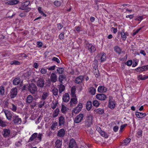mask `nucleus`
I'll list each match as a JSON object with an SVG mask.
<instances>
[{"mask_svg":"<svg viewBox=\"0 0 148 148\" xmlns=\"http://www.w3.org/2000/svg\"><path fill=\"white\" fill-rule=\"evenodd\" d=\"M42 134L41 133L38 134L35 133L32 134L29 139V141H32L35 140V141L38 143L41 141Z\"/></svg>","mask_w":148,"mask_h":148,"instance_id":"obj_1","label":"nucleus"},{"mask_svg":"<svg viewBox=\"0 0 148 148\" xmlns=\"http://www.w3.org/2000/svg\"><path fill=\"white\" fill-rule=\"evenodd\" d=\"M29 91L32 94H35L37 90V88L36 85L34 83L30 84L28 86Z\"/></svg>","mask_w":148,"mask_h":148,"instance_id":"obj_2","label":"nucleus"},{"mask_svg":"<svg viewBox=\"0 0 148 148\" xmlns=\"http://www.w3.org/2000/svg\"><path fill=\"white\" fill-rule=\"evenodd\" d=\"M3 112L4 113L6 118L9 120H11L12 118H13V112L8 110H3Z\"/></svg>","mask_w":148,"mask_h":148,"instance_id":"obj_3","label":"nucleus"},{"mask_svg":"<svg viewBox=\"0 0 148 148\" xmlns=\"http://www.w3.org/2000/svg\"><path fill=\"white\" fill-rule=\"evenodd\" d=\"M18 93V89L16 88H12L10 92V98L13 99L17 95Z\"/></svg>","mask_w":148,"mask_h":148,"instance_id":"obj_4","label":"nucleus"},{"mask_svg":"<svg viewBox=\"0 0 148 148\" xmlns=\"http://www.w3.org/2000/svg\"><path fill=\"white\" fill-rule=\"evenodd\" d=\"M45 84L44 79L42 77H40L38 78L36 82L37 86L40 88H43Z\"/></svg>","mask_w":148,"mask_h":148,"instance_id":"obj_5","label":"nucleus"},{"mask_svg":"<svg viewBox=\"0 0 148 148\" xmlns=\"http://www.w3.org/2000/svg\"><path fill=\"white\" fill-rule=\"evenodd\" d=\"M86 48L90 53L94 52L96 50V47L92 44L87 43L86 44Z\"/></svg>","mask_w":148,"mask_h":148,"instance_id":"obj_6","label":"nucleus"},{"mask_svg":"<svg viewBox=\"0 0 148 148\" xmlns=\"http://www.w3.org/2000/svg\"><path fill=\"white\" fill-rule=\"evenodd\" d=\"M83 114H79L75 118L74 120V122L76 123H78L80 122L83 120Z\"/></svg>","mask_w":148,"mask_h":148,"instance_id":"obj_7","label":"nucleus"},{"mask_svg":"<svg viewBox=\"0 0 148 148\" xmlns=\"http://www.w3.org/2000/svg\"><path fill=\"white\" fill-rule=\"evenodd\" d=\"M92 115H88L87 117V121L85 122V125L88 127H89L92 124Z\"/></svg>","mask_w":148,"mask_h":148,"instance_id":"obj_8","label":"nucleus"},{"mask_svg":"<svg viewBox=\"0 0 148 148\" xmlns=\"http://www.w3.org/2000/svg\"><path fill=\"white\" fill-rule=\"evenodd\" d=\"M13 121L15 124H20L21 123V119L19 118L18 116L14 115L13 116Z\"/></svg>","mask_w":148,"mask_h":148,"instance_id":"obj_9","label":"nucleus"},{"mask_svg":"<svg viewBox=\"0 0 148 148\" xmlns=\"http://www.w3.org/2000/svg\"><path fill=\"white\" fill-rule=\"evenodd\" d=\"M84 76L83 75H80L76 77L75 80V83L77 84H81L84 80Z\"/></svg>","mask_w":148,"mask_h":148,"instance_id":"obj_10","label":"nucleus"},{"mask_svg":"<svg viewBox=\"0 0 148 148\" xmlns=\"http://www.w3.org/2000/svg\"><path fill=\"white\" fill-rule=\"evenodd\" d=\"M82 108V103H79L77 106L74 109L73 112L75 114H77L81 110Z\"/></svg>","mask_w":148,"mask_h":148,"instance_id":"obj_11","label":"nucleus"},{"mask_svg":"<svg viewBox=\"0 0 148 148\" xmlns=\"http://www.w3.org/2000/svg\"><path fill=\"white\" fill-rule=\"evenodd\" d=\"M96 97L97 99L101 100L104 101L107 98L106 96L103 94H98L96 95Z\"/></svg>","mask_w":148,"mask_h":148,"instance_id":"obj_12","label":"nucleus"},{"mask_svg":"<svg viewBox=\"0 0 148 148\" xmlns=\"http://www.w3.org/2000/svg\"><path fill=\"white\" fill-rule=\"evenodd\" d=\"M50 79L53 83H54L57 81V76L55 73H52L51 74L50 76Z\"/></svg>","mask_w":148,"mask_h":148,"instance_id":"obj_13","label":"nucleus"},{"mask_svg":"<svg viewBox=\"0 0 148 148\" xmlns=\"http://www.w3.org/2000/svg\"><path fill=\"white\" fill-rule=\"evenodd\" d=\"M76 144L75 140L73 138H72L70 140L69 144V148H73Z\"/></svg>","mask_w":148,"mask_h":148,"instance_id":"obj_14","label":"nucleus"},{"mask_svg":"<svg viewBox=\"0 0 148 148\" xmlns=\"http://www.w3.org/2000/svg\"><path fill=\"white\" fill-rule=\"evenodd\" d=\"M65 134V130L63 128H62L58 130L57 133V136L60 137H62L64 136Z\"/></svg>","mask_w":148,"mask_h":148,"instance_id":"obj_15","label":"nucleus"},{"mask_svg":"<svg viewBox=\"0 0 148 148\" xmlns=\"http://www.w3.org/2000/svg\"><path fill=\"white\" fill-rule=\"evenodd\" d=\"M66 76L65 74H62L59 75L58 80L60 84H63L62 81L64 80H66Z\"/></svg>","mask_w":148,"mask_h":148,"instance_id":"obj_16","label":"nucleus"},{"mask_svg":"<svg viewBox=\"0 0 148 148\" xmlns=\"http://www.w3.org/2000/svg\"><path fill=\"white\" fill-rule=\"evenodd\" d=\"M62 140L57 139L55 143V147L56 148H61L62 145Z\"/></svg>","mask_w":148,"mask_h":148,"instance_id":"obj_17","label":"nucleus"},{"mask_svg":"<svg viewBox=\"0 0 148 148\" xmlns=\"http://www.w3.org/2000/svg\"><path fill=\"white\" fill-rule=\"evenodd\" d=\"M109 107L112 109H114L115 106V103L114 101H112L110 99L109 100Z\"/></svg>","mask_w":148,"mask_h":148,"instance_id":"obj_18","label":"nucleus"},{"mask_svg":"<svg viewBox=\"0 0 148 148\" xmlns=\"http://www.w3.org/2000/svg\"><path fill=\"white\" fill-rule=\"evenodd\" d=\"M65 123L64 117L62 116H60L59 118V125L60 126L63 125Z\"/></svg>","mask_w":148,"mask_h":148,"instance_id":"obj_19","label":"nucleus"},{"mask_svg":"<svg viewBox=\"0 0 148 148\" xmlns=\"http://www.w3.org/2000/svg\"><path fill=\"white\" fill-rule=\"evenodd\" d=\"M69 99L70 97L68 93H66L63 95L62 99L64 102H67L69 101Z\"/></svg>","mask_w":148,"mask_h":148,"instance_id":"obj_20","label":"nucleus"},{"mask_svg":"<svg viewBox=\"0 0 148 148\" xmlns=\"http://www.w3.org/2000/svg\"><path fill=\"white\" fill-rule=\"evenodd\" d=\"M99 56H101V62H102L105 61L106 60V55L104 53H101L98 55Z\"/></svg>","mask_w":148,"mask_h":148,"instance_id":"obj_21","label":"nucleus"},{"mask_svg":"<svg viewBox=\"0 0 148 148\" xmlns=\"http://www.w3.org/2000/svg\"><path fill=\"white\" fill-rule=\"evenodd\" d=\"M135 115L138 118H142L146 116V114L139 112H136Z\"/></svg>","mask_w":148,"mask_h":148,"instance_id":"obj_22","label":"nucleus"},{"mask_svg":"<svg viewBox=\"0 0 148 148\" xmlns=\"http://www.w3.org/2000/svg\"><path fill=\"white\" fill-rule=\"evenodd\" d=\"M34 100V98L33 96L31 95H29L27 97L26 102L27 104H30V103Z\"/></svg>","mask_w":148,"mask_h":148,"instance_id":"obj_23","label":"nucleus"},{"mask_svg":"<svg viewBox=\"0 0 148 148\" xmlns=\"http://www.w3.org/2000/svg\"><path fill=\"white\" fill-rule=\"evenodd\" d=\"M10 134V131L9 129H5L3 130V135L5 137H7L9 136Z\"/></svg>","mask_w":148,"mask_h":148,"instance_id":"obj_24","label":"nucleus"},{"mask_svg":"<svg viewBox=\"0 0 148 148\" xmlns=\"http://www.w3.org/2000/svg\"><path fill=\"white\" fill-rule=\"evenodd\" d=\"M98 129H99L98 132H99L100 134L102 136L104 137L105 138H108V134L102 131L101 130V129L100 127H99V128H98Z\"/></svg>","mask_w":148,"mask_h":148,"instance_id":"obj_25","label":"nucleus"},{"mask_svg":"<svg viewBox=\"0 0 148 148\" xmlns=\"http://www.w3.org/2000/svg\"><path fill=\"white\" fill-rule=\"evenodd\" d=\"M19 2L17 0H10L6 3V4L10 5H15L17 4Z\"/></svg>","mask_w":148,"mask_h":148,"instance_id":"obj_26","label":"nucleus"},{"mask_svg":"<svg viewBox=\"0 0 148 148\" xmlns=\"http://www.w3.org/2000/svg\"><path fill=\"white\" fill-rule=\"evenodd\" d=\"M97 90L99 92H105L107 91V88L104 86H99Z\"/></svg>","mask_w":148,"mask_h":148,"instance_id":"obj_27","label":"nucleus"},{"mask_svg":"<svg viewBox=\"0 0 148 148\" xmlns=\"http://www.w3.org/2000/svg\"><path fill=\"white\" fill-rule=\"evenodd\" d=\"M21 82V79L19 77H16L14 79L13 81V84L16 86L19 84Z\"/></svg>","mask_w":148,"mask_h":148,"instance_id":"obj_28","label":"nucleus"},{"mask_svg":"<svg viewBox=\"0 0 148 148\" xmlns=\"http://www.w3.org/2000/svg\"><path fill=\"white\" fill-rule=\"evenodd\" d=\"M67 32L68 33V34H69V32H67V31L66 30V28L64 27V32L61 33L59 35V38L61 40L63 39L64 38V34H65Z\"/></svg>","mask_w":148,"mask_h":148,"instance_id":"obj_29","label":"nucleus"},{"mask_svg":"<svg viewBox=\"0 0 148 148\" xmlns=\"http://www.w3.org/2000/svg\"><path fill=\"white\" fill-rule=\"evenodd\" d=\"M92 102L90 101H88L86 103V109L88 110H90L92 108Z\"/></svg>","mask_w":148,"mask_h":148,"instance_id":"obj_30","label":"nucleus"},{"mask_svg":"<svg viewBox=\"0 0 148 148\" xmlns=\"http://www.w3.org/2000/svg\"><path fill=\"white\" fill-rule=\"evenodd\" d=\"M77 103V100L76 97H74L71 99L70 102V106H72V104H76Z\"/></svg>","mask_w":148,"mask_h":148,"instance_id":"obj_31","label":"nucleus"},{"mask_svg":"<svg viewBox=\"0 0 148 148\" xmlns=\"http://www.w3.org/2000/svg\"><path fill=\"white\" fill-rule=\"evenodd\" d=\"M49 94L48 92H44L42 95L41 99L42 100H45L46 99L47 97L49 96Z\"/></svg>","mask_w":148,"mask_h":148,"instance_id":"obj_32","label":"nucleus"},{"mask_svg":"<svg viewBox=\"0 0 148 148\" xmlns=\"http://www.w3.org/2000/svg\"><path fill=\"white\" fill-rule=\"evenodd\" d=\"M131 141V139L130 138H126V139L123 140L122 142V144L123 145H127Z\"/></svg>","mask_w":148,"mask_h":148,"instance_id":"obj_33","label":"nucleus"},{"mask_svg":"<svg viewBox=\"0 0 148 148\" xmlns=\"http://www.w3.org/2000/svg\"><path fill=\"white\" fill-rule=\"evenodd\" d=\"M59 110L58 108H56L53 112V118L56 117L59 114Z\"/></svg>","mask_w":148,"mask_h":148,"instance_id":"obj_34","label":"nucleus"},{"mask_svg":"<svg viewBox=\"0 0 148 148\" xmlns=\"http://www.w3.org/2000/svg\"><path fill=\"white\" fill-rule=\"evenodd\" d=\"M89 92L92 95H95V94L96 89L93 87H90L89 88Z\"/></svg>","mask_w":148,"mask_h":148,"instance_id":"obj_35","label":"nucleus"},{"mask_svg":"<svg viewBox=\"0 0 148 148\" xmlns=\"http://www.w3.org/2000/svg\"><path fill=\"white\" fill-rule=\"evenodd\" d=\"M94 111L99 114H102L104 112V110L101 108L95 109Z\"/></svg>","mask_w":148,"mask_h":148,"instance_id":"obj_36","label":"nucleus"},{"mask_svg":"<svg viewBox=\"0 0 148 148\" xmlns=\"http://www.w3.org/2000/svg\"><path fill=\"white\" fill-rule=\"evenodd\" d=\"M121 37L122 39L124 40H125L127 38V37L125 35V32L124 30L122 31L121 32Z\"/></svg>","mask_w":148,"mask_h":148,"instance_id":"obj_37","label":"nucleus"},{"mask_svg":"<svg viewBox=\"0 0 148 148\" xmlns=\"http://www.w3.org/2000/svg\"><path fill=\"white\" fill-rule=\"evenodd\" d=\"M52 92L53 95L55 96H56L58 95V90L57 88L54 87L53 89L52 90Z\"/></svg>","mask_w":148,"mask_h":148,"instance_id":"obj_38","label":"nucleus"},{"mask_svg":"<svg viewBox=\"0 0 148 148\" xmlns=\"http://www.w3.org/2000/svg\"><path fill=\"white\" fill-rule=\"evenodd\" d=\"M64 69L63 67L58 68L57 70V73L59 74H62L64 72Z\"/></svg>","mask_w":148,"mask_h":148,"instance_id":"obj_39","label":"nucleus"},{"mask_svg":"<svg viewBox=\"0 0 148 148\" xmlns=\"http://www.w3.org/2000/svg\"><path fill=\"white\" fill-rule=\"evenodd\" d=\"M5 92V90L3 86H0V94L2 96H3Z\"/></svg>","mask_w":148,"mask_h":148,"instance_id":"obj_40","label":"nucleus"},{"mask_svg":"<svg viewBox=\"0 0 148 148\" xmlns=\"http://www.w3.org/2000/svg\"><path fill=\"white\" fill-rule=\"evenodd\" d=\"M60 84L58 85L59 90H61L64 91L65 89V87L62 84Z\"/></svg>","mask_w":148,"mask_h":148,"instance_id":"obj_41","label":"nucleus"},{"mask_svg":"<svg viewBox=\"0 0 148 148\" xmlns=\"http://www.w3.org/2000/svg\"><path fill=\"white\" fill-rule=\"evenodd\" d=\"M68 108L64 105H62L61 111L62 113H65L67 111Z\"/></svg>","mask_w":148,"mask_h":148,"instance_id":"obj_42","label":"nucleus"},{"mask_svg":"<svg viewBox=\"0 0 148 148\" xmlns=\"http://www.w3.org/2000/svg\"><path fill=\"white\" fill-rule=\"evenodd\" d=\"M10 64L11 65H19L20 64V62L18 61L14 60L11 61Z\"/></svg>","mask_w":148,"mask_h":148,"instance_id":"obj_43","label":"nucleus"},{"mask_svg":"<svg viewBox=\"0 0 148 148\" xmlns=\"http://www.w3.org/2000/svg\"><path fill=\"white\" fill-rule=\"evenodd\" d=\"M58 125V123L56 121L52 123V125L51 126V128L52 130H54V129L56 128V126Z\"/></svg>","mask_w":148,"mask_h":148,"instance_id":"obj_44","label":"nucleus"},{"mask_svg":"<svg viewBox=\"0 0 148 148\" xmlns=\"http://www.w3.org/2000/svg\"><path fill=\"white\" fill-rule=\"evenodd\" d=\"M36 102L34 100L30 103V106L31 108H34L36 105Z\"/></svg>","mask_w":148,"mask_h":148,"instance_id":"obj_45","label":"nucleus"},{"mask_svg":"<svg viewBox=\"0 0 148 148\" xmlns=\"http://www.w3.org/2000/svg\"><path fill=\"white\" fill-rule=\"evenodd\" d=\"M45 102L44 100L40 101L38 106V107L40 108H42L44 105Z\"/></svg>","mask_w":148,"mask_h":148,"instance_id":"obj_46","label":"nucleus"},{"mask_svg":"<svg viewBox=\"0 0 148 148\" xmlns=\"http://www.w3.org/2000/svg\"><path fill=\"white\" fill-rule=\"evenodd\" d=\"M29 4V1H26L23 3L22 4L21 6L23 7V8L25 7L28 6Z\"/></svg>","mask_w":148,"mask_h":148,"instance_id":"obj_47","label":"nucleus"},{"mask_svg":"<svg viewBox=\"0 0 148 148\" xmlns=\"http://www.w3.org/2000/svg\"><path fill=\"white\" fill-rule=\"evenodd\" d=\"M92 104L93 105L96 107H98L100 105V103L97 100H94L93 101Z\"/></svg>","mask_w":148,"mask_h":148,"instance_id":"obj_48","label":"nucleus"},{"mask_svg":"<svg viewBox=\"0 0 148 148\" xmlns=\"http://www.w3.org/2000/svg\"><path fill=\"white\" fill-rule=\"evenodd\" d=\"M144 68L143 66L139 67L135 69V70L136 72H143L144 71Z\"/></svg>","mask_w":148,"mask_h":148,"instance_id":"obj_49","label":"nucleus"},{"mask_svg":"<svg viewBox=\"0 0 148 148\" xmlns=\"http://www.w3.org/2000/svg\"><path fill=\"white\" fill-rule=\"evenodd\" d=\"M54 5L57 6L59 7L61 5V3L60 1H56L54 2Z\"/></svg>","mask_w":148,"mask_h":148,"instance_id":"obj_50","label":"nucleus"},{"mask_svg":"<svg viewBox=\"0 0 148 148\" xmlns=\"http://www.w3.org/2000/svg\"><path fill=\"white\" fill-rule=\"evenodd\" d=\"M38 10L39 12L41 15H42L44 17L46 16V15L45 14L43 11H41V8L40 7H39L38 8Z\"/></svg>","mask_w":148,"mask_h":148,"instance_id":"obj_51","label":"nucleus"},{"mask_svg":"<svg viewBox=\"0 0 148 148\" xmlns=\"http://www.w3.org/2000/svg\"><path fill=\"white\" fill-rule=\"evenodd\" d=\"M114 50L117 53L120 54L121 53V50L120 48L118 47H114Z\"/></svg>","mask_w":148,"mask_h":148,"instance_id":"obj_52","label":"nucleus"},{"mask_svg":"<svg viewBox=\"0 0 148 148\" xmlns=\"http://www.w3.org/2000/svg\"><path fill=\"white\" fill-rule=\"evenodd\" d=\"M58 104V102L56 101L55 103L53 102L52 105L51 106V108L53 109H54L56 108Z\"/></svg>","mask_w":148,"mask_h":148,"instance_id":"obj_53","label":"nucleus"},{"mask_svg":"<svg viewBox=\"0 0 148 148\" xmlns=\"http://www.w3.org/2000/svg\"><path fill=\"white\" fill-rule=\"evenodd\" d=\"M6 125L5 122L0 119V126L4 127Z\"/></svg>","mask_w":148,"mask_h":148,"instance_id":"obj_54","label":"nucleus"},{"mask_svg":"<svg viewBox=\"0 0 148 148\" xmlns=\"http://www.w3.org/2000/svg\"><path fill=\"white\" fill-rule=\"evenodd\" d=\"M143 18V17L142 16H138L137 17H136L135 19V20L136 21H142Z\"/></svg>","mask_w":148,"mask_h":148,"instance_id":"obj_55","label":"nucleus"},{"mask_svg":"<svg viewBox=\"0 0 148 148\" xmlns=\"http://www.w3.org/2000/svg\"><path fill=\"white\" fill-rule=\"evenodd\" d=\"M52 60L58 63H60V60L59 59L55 57H53L52 59Z\"/></svg>","mask_w":148,"mask_h":148,"instance_id":"obj_56","label":"nucleus"},{"mask_svg":"<svg viewBox=\"0 0 148 148\" xmlns=\"http://www.w3.org/2000/svg\"><path fill=\"white\" fill-rule=\"evenodd\" d=\"M40 72L42 74H46L47 72V70L46 69L42 68L40 71Z\"/></svg>","mask_w":148,"mask_h":148,"instance_id":"obj_57","label":"nucleus"},{"mask_svg":"<svg viewBox=\"0 0 148 148\" xmlns=\"http://www.w3.org/2000/svg\"><path fill=\"white\" fill-rule=\"evenodd\" d=\"M12 107L11 108V109L14 112H15L17 110V107L14 104H12Z\"/></svg>","mask_w":148,"mask_h":148,"instance_id":"obj_58","label":"nucleus"},{"mask_svg":"<svg viewBox=\"0 0 148 148\" xmlns=\"http://www.w3.org/2000/svg\"><path fill=\"white\" fill-rule=\"evenodd\" d=\"M132 63V60H128L126 62L125 64L128 66H130Z\"/></svg>","mask_w":148,"mask_h":148,"instance_id":"obj_59","label":"nucleus"},{"mask_svg":"<svg viewBox=\"0 0 148 148\" xmlns=\"http://www.w3.org/2000/svg\"><path fill=\"white\" fill-rule=\"evenodd\" d=\"M51 81L50 79H48L47 81V82L46 83V85L47 86L49 87L51 85Z\"/></svg>","mask_w":148,"mask_h":148,"instance_id":"obj_60","label":"nucleus"},{"mask_svg":"<svg viewBox=\"0 0 148 148\" xmlns=\"http://www.w3.org/2000/svg\"><path fill=\"white\" fill-rule=\"evenodd\" d=\"M142 27H140L139 28L137 29L135 32H134L133 33L132 35L133 36H134L135 35H136L137 33L141 29Z\"/></svg>","mask_w":148,"mask_h":148,"instance_id":"obj_61","label":"nucleus"},{"mask_svg":"<svg viewBox=\"0 0 148 148\" xmlns=\"http://www.w3.org/2000/svg\"><path fill=\"white\" fill-rule=\"evenodd\" d=\"M37 45L38 47H40L42 46L43 44L42 42L38 41L37 43Z\"/></svg>","mask_w":148,"mask_h":148,"instance_id":"obj_62","label":"nucleus"},{"mask_svg":"<svg viewBox=\"0 0 148 148\" xmlns=\"http://www.w3.org/2000/svg\"><path fill=\"white\" fill-rule=\"evenodd\" d=\"M127 125V124H123V125H122L121 126L120 129V132H122V130H123V129L125 126H126Z\"/></svg>","mask_w":148,"mask_h":148,"instance_id":"obj_63","label":"nucleus"},{"mask_svg":"<svg viewBox=\"0 0 148 148\" xmlns=\"http://www.w3.org/2000/svg\"><path fill=\"white\" fill-rule=\"evenodd\" d=\"M57 26L58 29H61L63 27L61 23H58L57 24Z\"/></svg>","mask_w":148,"mask_h":148,"instance_id":"obj_64","label":"nucleus"}]
</instances>
